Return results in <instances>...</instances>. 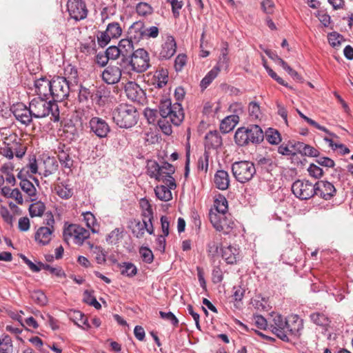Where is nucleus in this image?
<instances>
[{
    "mask_svg": "<svg viewBox=\"0 0 353 353\" xmlns=\"http://www.w3.org/2000/svg\"><path fill=\"white\" fill-rule=\"evenodd\" d=\"M30 112L34 118H44L51 114L50 119L54 122L59 121V110L57 103L43 97L34 98L29 103Z\"/></svg>",
    "mask_w": 353,
    "mask_h": 353,
    "instance_id": "1",
    "label": "nucleus"
},
{
    "mask_svg": "<svg viewBox=\"0 0 353 353\" xmlns=\"http://www.w3.org/2000/svg\"><path fill=\"white\" fill-rule=\"evenodd\" d=\"M138 112L134 106L121 103L112 111L114 122L121 128H129L137 123Z\"/></svg>",
    "mask_w": 353,
    "mask_h": 353,
    "instance_id": "2",
    "label": "nucleus"
},
{
    "mask_svg": "<svg viewBox=\"0 0 353 353\" xmlns=\"http://www.w3.org/2000/svg\"><path fill=\"white\" fill-rule=\"evenodd\" d=\"M122 68L128 72L143 73L150 67V55L144 48H138L131 54V56L121 65Z\"/></svg>",
    "mask_w": 353,
    "mask_h": 353,
    "instance_id": "3",
    "label": "nucleus"
},
{
    "mask_svg": "<svg viewBox=\"0 0 353 353\" xmlns=\"http://www.w3.org/2000/svg\"><path fill=\"white\" fill-rule=\"evenodd\" d=\"M184 119V111L181 103L176 102L173 103L163 118L158 121V125L165 134H172L171 123L178 126Z\"/></svg>",
    "mask_w": 353,
    "mask_h": 353,
    "instance_id": "4",
    "label": "nucleus"
},
{
    "mask_svg": "<svg viewBox=\"0 0 353 353\" xmlns=\"http://www.w3.org/2000/svg\"><path fill=\"white\" fill-rule=\"evenodd\" d=\"M232 172L238 182L245 183L253 178L256 174V168L251 161H236L232 164Z\"/></svg>",
    "mask_w": 353,
    "mask_h": 353,
    "instance_id": "5",
    "label": "nucleus"
},
{
    "mask_svg": "<svg viewBox=\"0 0 353 353\" xmlns=\"http://www.w3.org/2000/svg\"><path fill=\"white\" fill-rule=\"evenodd\" d=\"M70 90V85L65 77L57 76L52 79L50 97L54 103L65 99L69 96Z\"/></svg>",
    "mask_w": 353,
    "mask_h": 353,
    "instance_id": "6",
    "label": "nucleus"
},
{
    "mask_svg": "<svg viewBox=\"0 0 353 353\" xmlns=\"http://www.w3.org/2000/svg\"><path fill=\"white\" fill-rule=\"evenodd\" d=\"M292 193L301 200H307L315 195L314 184L307 180H296L292 185Z\"/></svg>",
    "mask_w": 353,
    "mask_h": 353,
    "instance_id": "7",
    "label": "nucleus"
},
{
    "mask_svg": "<svg viewBox=\"0 0 353 353\" xmlns=\"http://www.w3.org/2000/svg\"><path fill=\"white\" fill-rule=\"evenodd\" d=\"M210 221L216 230L223 234H229L235 227V223L225 214H217L212 211L209 214Z\"/></svg>",
    "mask_w": 353,
    "mask_h": 353,
    "instance_id": "8",
    "label": "nucleus"
},
{
    "mask_svg": "<svg viewBox=\"0 0 353 353\" xmlns=\"http://www.w3.org/2000/svg\"><path fill=\"white\" fill-rule=\"evenodd\" d=\"M67 9L70 17L75 21L84 19L88 14L85 3L82 0H68Z\"/></svg>",
    "mask_w": 353,
    "mask_h": 353,
    "instance_id": "9",
    "label": "nucleus"
},
{
    "mask_svg": "<svg viewBox=\"0 0 353 353\" xmlns=\"http://www.w3.org/2000/svg\"><path fill=\"white\" fill-rule=\"evenodd\" d=\"M63 234L65 239L68 236L73 237L76 244L82 245L83 241L89 238L90 232L79 225L71 224L64 230Z\"/></svg>",
    "mask_w": 353,
    "mask_h": 353,
    "instance_id": "10",
    "label": "nucleus"
},
{
    "mask_svg": "<svg viewBox=\"0 0 353 353\" xmlns=\"http://www.w3.org/2000/svg\"><path fill=\"white\" fill-rule=\"evenodd\" d=\"M288 319L281 315H276L273 319V323L271 325L272 332L281 340L285 342L290 341L288 336Z\"/></svg>",
    "mask_w": 353,
    "mask_h": 353,
    "instance_id": "11",
    "label": "nucleus"
},
{
    "mask_svg": "<svg viewBox=\"0 0 353 353\" xmlns=\"http://www.w3.org/2000/svg\"><path fill=\"white\" fill-rule=\"evenodd\" d=\"M90 131L99 138H105L110 132L108 123L102 118L94 117L89 121Z\"/></svg>",
    "mask_w": 353,
    "mask_h": 353,
    "instance_id": "12",
    "label": "nucleus"
},
{
    "mask_svg": "<svg viewBox=\"0 0 353 353\" xmlns=\"http://www.w3.org/2000/svg\"><path fill=\"white\" fill-rule=\"evenodd\" d=\"M315 195L325 200L331 199L336 194V188L334 185L327 181H319L314 184Z\"/></svg>",
    "mask_w": 353,
    "mask_h": 353,
    "instance_id": "13",
    "label": "nucleus"
},
{
    "mask_svg": "<svg viewBox=\"0 0 353 353\" xmlns=\"http://www.w3.org/2000/svg\"><path fill=\"white\" fill-rule=\"evenodd\" d=\"M121 75V69L110 64L102 72L101 78L107 84H115L119 82Z\"/></svg>",
    "mask_w": 353,
    "mask_h": 353,
    "instance_id": "14",
    "label": "nucleus"
},
{
    "mask_svg": "<svg viewBox=\"0 0 353 353\" xmlns=\"http://www.w3.org/2000/svg\"><path fill=\"white\" fill-rule=\"evenodd\" d=\"M223 144L222 137L217 130L208 132L204 139L205 152L212 150H217Z\"/></svg>",
    "mask_w": 353,
    "mask_h": 353,
    "instance_id": "15",
    "label": "nucleus"
},
{
    "mask_svg": "<svg viewBox=\"0 0 353 353\" xmlns=\"http://www.w3.org/2000/svg\"><path fill=\"white\" fill-rule=\"evenodd\" d=\"M12 113L17 121L26 125H29L34 117L30 112V106L27 108L22 103L14 106L12 109Z\"/></svg>",
    "mask_w": 353,
    "mask_h": 353,
    "instance_id": "16",
    "label": "nucleus"
},
{
    "mask_svg": "<svg viewBox=\"0 0 353 353\" xmlns=\"http://www.w3.org/2000/svg\"><path fill=\"white\" fill-rule=\"evenodd\" d=\"M52 79L49 80L47 77H41L34 81V86L35 92L39 97L50 99L51 97Z\"/></svg>",
    "mask_w": 353,
    "mask_h": 353,
    "instance_id": "17",
    "label": "nucleus"
},
{
    "mask_svg": "<svg viewBox=\"0 0 353 353\" xmlns=\"http://www.w3.org/2000/svg\"><path fill=\"white\" fill-rule=\"evenodd\" d=\"M125 92L128 98L133 101L141 102L145 97L144 91L134 81H129L126 83Z\"/></svg>",
    "mask_w": 353,
    "mask_h": 353,
    "instance_id": "18",
    "label": "nucleus"
},
{
    "mask_svg": "<svg viewBox=\"0 0 353 353\" xmlns=\"http://www.w3.org/2000/svg\"><path fill=\"white\" fill-rule=\"evenodd\" d=\"M303 329V321L298 315H292L288 319V334L299 338Z\"/></svg>",
    "mask_w": 353,
    "mask_h": 353,
    "instance_id": "19",
    "label": "nucleus"
},
{
    "mask_svg": "<svg viewBox=\"0 0 353 353\" xmlns=\"http://www.w3.org/2000/svg\"><path fill=\"white\" fill-rule=\"evenodd\" d=\"M176 43L172 36H168L165 41L162 44L159 58L160 59H169L176 52Z\"/></svg>",
    "mask_w": 353,
    "mask_h": 353,
    "instance_id": "20",
    "label": "nucleus"
},
{
    "mask_svg": "<svg viewBox=\"0 0 353 353\" xmlns=\"http://www.w3.org/2000/svg\"><path fill=\"white\" fill-rule=\"evenodd\" d=\"M70 148L65 144L59 143L57 153L61 165L66 168H70L73 165V160L70 157Z\"/></svg>",
    "mask_w": 353,
    "mask_h": 353,
    "instance_id": "21",
    "label": "nucleus"
},
{
    "mask_svg": "<svg viewBox=\"0 0 353 353\" xmlns=\"http://www.w3.org/2000/svg\"><path fill=\"white\" fill-rule=\"evenodd\" d=\"M10 143H8L14 155L19 159H21L26 154L27 146L23 143L21 139L19 138L16 134L10 136Z\"/></svg>",
    "mask_w": 353,
    "mask_h": 353,
    "instance_id": "22",
    "label": "nucleus"
},
{
    "mask_svg": "<svg viewBox=\"0 0 353 353\" xmlns=\"http://www.w3.org/2000/svg\"><path fill=\"white\" fill-rule=\"evenodd\" d=\"M134 41L130 39H121L118 46V48L121 54V65L131 56L134 52Z\"/></svg>",
    "mask_w": 353,
    "mask_h": 353,
    "instance_id": "23",
    "label": "nucleus"
},
{
    "mask_svg": "<svg viewBox=\"0 0 353 353\" xmlns=\"http://www.w3.org/2000/svg\"><path fill=\"white\" fill-rule=\"evenodd\" d=\"M248 137L250 143L258 144L264 139V133L261 128L258 125H250L247 127Z\"/></svg>",
    "mask_w": 353,
    "mask_h": 353,
    "instance_id": "24",
    "label": "nucleus"
},
{
    "mask_svg": "<svg viewBox=\"0 0 353 353\" xmlns=\"http://www.w3.org/2000/svg\"><path fill=\"white\" fill-rule=\"evenodd\" d=\"M215 186L221 190H225L230 185V176L228 172L223 170L216 171L214 176Z\"/></svg>",
    "mask_w": 353,
    "mask_h": 353,
    "instance_id": "25",
    "label": "nucleus"
},
{
    "mask_svg": "<svg viewBox=\"0 0 353 353\" xmlns=\"http://www.w3.org/2000/svg\"><path fill=\"white\" fill-rule=\"evenodd\" d=\"M144 23H132L128 28V39L134 42L138 43L144 39Z\"/></svg>",
    "mask_w": 353,
    "mask_h": 353,
    "instance_id": "26",
    "label": "nucleus"
},
{
    "mask_svg": "<svg viewBox=\"0 0 353 353\" xmlns=\"http://www.w3.org/2000/svg\"><path fill=\"white\" fill-rule=\"evenodd\" d=\"M61 126L66 138L72 141L78 137V130L71 119H63L61 121Z\"/></svg>",
    "mask_w": 353,
    "mask_h": 353,
    "instance_id": "27",
    "label": "nucleus"
},
{
    "mask_svg": "<svg viewBox=\"0 0 353 353\" xmlns=\"http://www.w3.org/2000/svg\"><path fill=\"white\" fill-rule=\"evenodd\" d=\"M53 231L50 227H41L35 233V240L43 245H48L52 239Z\"/></svg>",
    "mask_w": 353,
    "mask_h": 353,
    "instance_id": "28",
    "label": "nucleus"
},
{
    "mask_svg": "<svg viewBox=\"0 0 353 353\" xmlns=\"http://www.w3.org/2000/svg\"><path fill=\"white\" fill-rule=\"evenodd\" d=\"M79 50L86 56L95 54L97 52L95 37L89 36L83 42H81Z\"/></svg>",
    "mask_w": 353,
    "mask_h": 353,
    "instance_id": "29",
    "label": "nucleus"
},
{
    "mask_svg": "<svg viewBox=\"0 0 353 353\" xmlns=\"http://www.w3.org/2000/svg\"><path fill=\"white\" fill-rule=\"evenodd\" d=\"M239 121V117L236 114L226 117L220 124V130L223 133H228L232 131Z\"/></svg>",
    "mask_w": 353,
    "mask_h": 353,
    "instance_id": "30",
    "label": "nucleus"
},
{
    "mask_svg": "<svg viewBox=\"0 0 353 353\" xmlns=\"http://www.w3.org/2000/svg\"><path fill=\"white\" fill-rule=\"evenodd\" d=\"M239 254V250L232 245L222 248V258L228 264L236 263Z\"/></svg>",
    "mask_w": 353,
    "mask_h": 353,
    "instance_id": "31",
    "label": "nucleus"
},
{
    "mask_svg": "<svg viewBox=\"0 0 353 353\" xmlns=\"http://www.w3.org/2000/svg\"><path fill=\"white\" fill-rule=\"evenodd\" d=\"M310 319L312 323L316 325L326 327L329 326L331 321L330 318L323 312H316L310 315Z\"/></svg>",
    "mask_w": 353,
    "mask_h": 353,
    "instance_id": "32",
    "label": "nucleus"
},
{
    "mask_svg": "<svg viewBox=\"0 0 353 353\" xmlns=\"http://www.w3.org/2000/svg\"><path fill=\"white\" fill-rule=\"evenodd\" d=\"M248 133L247 127H241L236 130L234 139L239 146H245L250 144Z\"/></svg>",
    "mask_w": 353,
    "mask_h": 353,
    "instance_id": "33",
    "label": "nucleus"
},
{
    "mask_svg": "<svg viewBox=\"0 0 353 353\" xmlns=\"http://www.w3.org/2000/svg\"><path fill=\"white\" fill-rule=\"evenodd\" d=\"M219 72L220 68L216 65L207 73L200 82V87L202 90H204L210 85L212 81L217 77Z\"/></svg>",
    "mask_w": 353,
    "mask_h": 353,
    "instance_id": "34",
    "label": "nucleus"
},
{
    "mask_svg": "<svg viewBox=\"0 0 353 353\" xmlns=\"http://www.w3.org/2000/svg\"><path fill=\"white\" fill-rule=\"evenodd\" d=\"M161 165L155 161H149L147 165V172L151 178H154L160 181L162 179L161 174Z\"/></svg>",
    "mask_w": 353,
    "mask_h": 353,
    "instance_id": "35",
    "label": "nucleus"
},
{
    "mask_svg": "<svg viewBox=\"0 0 353 353\" xmlns=\"http://www.w3.org/2000/svg\"><path fill=\"white\" fill-rule=\"evenodd\" d=\"M139 204L142 210L141 215L143 219H148L149 223H151V221L153 220V211L149 201L145 198H143L140 200Z\"/></svg>",
    "mask_w": 353,
    "mask_h": 353,
    "instance_id": "36",
    "label": "nucleus"
},
{
    "mask_svg": "<svg viewBox=\"0 0 353 353\" xmlns=\"http://www.w3.org/2000/svg\"><path fill=\"white\" fill-rule=\"evenodd\" d=\"M121 274L128 277H133L137 274V267L130 262H123L118 264Z\"/></svg>",
    "mask_w": 353,
    "mask_h": 353,
    "instance_id": "37",
    "label": "nucleus"
},
{
    "mask_svg": "<svg viewBox=\"0 0 353 353\" xmlns=\"http://www.w3.org/2000/svg\"><path fill=\"white\" fill-rule=\"evenodd\" d=\"M214 206L217 214H225L228 209V201L224 196L219 194L214 201Z\"/></svg>",
    "mask_w": 353,
    "mask_h": 353,
    "instance_id": "38",
    "label": "nucleus"
},
{
    "mask_svg": "<svg viewBox=\"0 0 353 353\" xmlns=\"http://www.w3.org/2000/svg\"><path fill=\"white\" fill-rule=\"evenodd\" d=\"M294 147H296L297 150L304 155L313 157H319V152L316 148L309 145L298 142L294 145Z\"/></svg>",
    "mask_w": 353,
    "mask_h": 353,
    "instance_id": "39",
    "label": "nucleus"
},
{
    "mask_svg": "<svg viewBox=\"0 0 353 353\" xmlns=\"http://www.w3.org/2000/svg\"><path fill=\"white\" fill-rule=\"evenodd\" d=\"M157 197L161 201H168L172 199L170 189L165 185H157L154 189Z\"/></svg>",
    "mask_w": 353,
    "mask_h": 353,
    "instance_id": "40",
    "label": "nucleus"
},
{
    "mask_svg": "<svg viewBox=\"0 0 353 353\" xmlns=\"http://www.w3.org/2000/svg\"><path fill=\"white\" fill-rule=\"evenodd\" d=\"M264 137L272 145H277L281 141V134L279 131L271 128L266 130Z\"/></svg>",
    "mask_w": 353,
    "mask_h": 353,
    "instance_id": "41",
    "label": "nucleus"
},
{
    "mask_svg": "<svg viewBox=\"0 0 353 353\" xmlns=\"http://www.w3.org/2000/svg\"><path fill=\"white\" fill-rule=\"evenodd\" d=\"M297 112L299 114V115L303 119H304L308 124H310V125L316 128V129L318 130H320L323 132H325L326 134H329L330 136L331 137H337V136L331 132L328 129H327L324 126H322L321 125H319L317 122H316L314 120L307 117V116H305L304 114H303L300 110H297Z\"/></svg>",
    "mask_w": 353,
    "mask_h": 353,
    "instance_id": "42",
    "label": "nucleus"
},
{
    "mask_svg": "<svg viewBox=\"0 0 353 353\" xmlns=\"http://www.w3.org/2000/svg\"><path fill=\"white\" fill-rule=\"evenodd\" d=\"M83 220L85 222L86 226L90 228L92 233H97L98 230L96 228L97 226V219L94 214L90 212H83Z\"/></svg>",
    "mask_w": 353,
    "mask_h": 353,
    "instance_id": "43",
    "label": "nucleus"
},
{
    "mask_svg": "<svg viewBox=\"0 0 353 353\" xmlns=\"http://www.w3.org/2000/svg\"><path fill=\"white\" fill-rule=\"evenodd\" d=\"M145 221L143 219V222H141L139 220L134 219L131 222L132 224L134 223V227L132 228V233L138 239L142 238L145 234Z\"/></svg>",
    "mask_w": 353,
    "mask_h": 353,
    "instance_id": "44",
    "label": "nucleus"
},
{
    "mask_svg": "<svg viewBox=\"0 0 353 353\" xmlns=\"http://www.w3.org/2000/svg\"><path fill=\"white\" fill-rule=\"evenodd\" d=\"M28 210L31 217L41 216L46 210V205L41 201H36L30 205Z\"/></svg>",
    "mask_w": 353,
    "mask_h": 353,
    "instance_id": "45",
    "label": "nucleus"
},
{
    "mask_svg": "<svg viewBox=\"0 0 353 353\" xmlns=\"http://www.w3.org/2000/svg\"><path fill=\"white\" fill-rule=\"evenodd\" d=\"M13 351L12 341L9 335L0 338V353H12Z\"/></svg>",
    "mask_w": 353,
    "mask_h": 353,
    "instance_id": "46",
    "label": "nucleus"
},
{
    "mask_svg": "<svg viewBox=\"0 0 353 353\" xmlns=\"http://www.w3.org/2000/svg\"><path fill=\"white\" fill-rule=\"evenodd\" d=\"M19 185L21 190L30 197L32 198L36 196L37 189L29 179L22 180V181H20Z\"/></svg>",
    "mask_w": 353,
    "mask_h": 353,
    "instance_id": "47",
    "label": "nucleus"
},
{
    "mask_svg": "<svg viewBox=\"0 0 353 353\" xmlns=\"http://www.w3.org/2000/svg\"><path fill=\"white\" fill-rule=\"evenodd\" d=\"M329 44L333 48L339 47L345 41L343 36L337 32H332L327 34Z\"/></svg>",
    "mask_w": 353,
    "mask_h": 353,
    "instance_id": "48",
    "label": "nucleus"
},
{
    "mask_svg": "<svg viewBox=\"0 0 353 353\" xmlns=\"http://www.w3.org/2000/svg\"><path fill=\"white\" fill-rule=\"evenodd\" d=\"M173 104L172 103V101H171V99L168 97H162L159 101V110H158V112L159 114H160V116L161 117V118H163V117L164 116V114H165L166 112H168V110L171 108L172 105Z\"/></svg>",
    "mask_w": 353,
    "mask_h": 353,
    "instance_id": "49",
    "label": "nucleus"
},
{
    "mask_svg": "<svg viewBox=\"0 0 353 353\" xmlns=\"http://www.w3.org/2000/svg\"><path fill=\"white\" fill-rule=\"evenodd\" d=\"M32 301L40 306H44L48 303V298L41 290H35L31 294Z\"/></svg>",
    "mask_w": 353,
    "mask_h": 353,
    "instance_id": "50",
    "label": "nucleus"
},
{
    "mask_svg": "<svg viewBox=\"0 0 353 353\" xmlns=\"http://www.w3.org/2000/svg\"><path fill=\"white\" fill-rule=\"evenodd\" d=\"M92 292L85 290L83 294V301L93 306L97 310H99L101 307V304L97 301L95 296L92 294Z\"/></svg>",
    "mask_w": 353,
    "mask_h": 353,
    "instance_id": "51",
    "label": "nucleus"
},
{
    "mask_svg": "<svg viewBox=\"0 0 353 353\" xmlns=\"http://www.w3.org/2000/svg\"><path fill=\"white\" fill-rule=\"evenodd\" d=\"M123 228H115L106 236V241L110 244H116L122 237Z\"/></svg>",
    "mask_w": 353,
    "mask_h": 353,
    "instance_id": "52",
    "label": "nucleus"
},
{
    "mask_svg": "<svg viewBox=\"0 0 353 353\" xmlns=\"http://www.w3.org/2000/svg\"><path fill=\"white\" fill-rule=\"evenodd\" d=\"M90 248H94V253L97 254L96 261L98 264H104L106 261V252L101 246L94 247L90 244Z\"/></svg>",
    "mask_w": 353,
    "mask_h": 353,
    "instance_id": "53",
    "label": "nucleus"
},
{
    "mask_svg": "<svg viewBox=\"0 0 353 353\" xmlns=\"http://www.w3.org/2000/svg\"><path fill=\"white\" fill-rule=\"evenodd\" d=\"M39 265L41 267V269L48 270L52 274H54L57 277H65V274L61 268H53L48 264H45L41 262H39Z\"/></svg>",
    "mask_w": 353,
    "mask_h": 353,
    "instance_id": "54",
    "label": "nucleus"
},
{
    "mask_svg": "<svg viewBox=\"0 0 353 353\" xmlns=\"http://www.w3.org/2000/svg\"><path fill=\"white\" fill-rule=\"evenodd\" d=\"M105 30L112 38H118L122 33V28L119 23H108Z\"/></svg>",
    "mask_w": 353,
    "mask_h": 353,
    "instance_id": "55",
    "label": "nucleus"
},
{
    "mask_svg": "<svg viewBox=\"0 0 353 353\" xmlns=\"http://www.w3.org/2000/svg\"><path fill=\"white\" fill-rule=\"evenodd\" d=\"M155 77L157 78V88H161L167 84L168 78L167 70L161 69L157 71V75H155Z\"/></svg>",
    "mask_w": 353,
    "mask_h": 353,
    "instance_id": "56",
    "label": "nucleus"
},
{
    "mask_svg": "<svg viewBox=\"0 0 353 353\" xmlns=\"http://www.w3.org/2000/svg\"><path fill=\"white\" fill-rule=\"evenodd\" d=\"M139 254L142 260L147 263H151L154 259V255L150 249L147 247L141 246L139 248Z\"/></svg>",
    "mask_w": 353,
    "mask_h": 353,
    "instance_id": "57",
    "label": "nucleus"
},
{
    "mask_svg": "<svg viewBox=\"0 0 353 353\" xmlns=\"http://www.w3.org/2000/svg\"><path fill=\"white\" fill-rule=\"evenodd\" d=\"M57 194L61 199H68L73 195V190L68 186H58Z\"/></svg>",
    "mask_w": 353,
    "mask_h": 353,
    "instance_id": "58",
    "label": "nucleus"
},
{
    "mask_svg": "<svg viewBox=\"0 0 353 353\" xmlns=\"http://www.w3.org/2000/svg\"><path fill=\"white\" fill-rule=\"evenodd\" d=\"M152 12V7L147 3L141 2L139 3L137 6V12L139 15L145 16L147 14H151Z\"/></svg>",
    "mask_w": 353,
    "mask_h": 353,
    "instance_id": "59",
    "label": "nucleus"
},
{
    "mask_svg": "<svg viewBox=\"0 0 353 353\" xmlns=\"http://www.w3.org/2000/svg\"><path fill=\"white\" fill-rule=\"evenodd\" d=\"M159 315L163 319L170 321L173 326L177 327L179 325V320L172 312L160 311Z\"/></svg>",
    "mask_w": 353,
    "mask_h": 353,
    "instance_id": "60",
    "label": "nucleus"
},
{
    "mask_svg": "<svg viewBox=\"0 0 353 353\" xmlns=\"http://www.w3.org/2000/svg\"><path fill=\"white\" fill-rule=\"evenodd\" d=\"M249 114L250 116L254 119H256L259 117L261 114L259 105L254 101H252L249 104Z\"/></svg>",
    "mask_w": 353,
    "mask_h": 353,
    "instance_id": "61",
    "label": "nucleus"
},
{
    "mask_svg": "<svg viewBox=\"0 0 353 353\" xmlns=\"http://www.w3.org/2000/svg\"><path fill=\"white\" fill-rule=\"evenodd\" d=\"M105 52L109 59L115 60L119 57H121L118 46H111L108 47Z\"/></svg>",
    "mask_w": 353,
    "mask_h": 353,
    "instance_id": "62",
    "label": "nucleus"
},
{
    "mask_svg": "<svg viewBox=\"0 0 353 353\" xmlns=\"http://www.w3.org/2000/svg\"><path fill=\"white\" fill-rule=\"evenodd\" d=\"M307 171L310 176H312L316 179H319V178L321 177L323 174V171L322 168H321L319 166L316 165L314 164H311L309 166Z\"/></svg>",
    "mask_w": 353,
    "mask_h": 353,
    "instance_id": "63",
    "label": "nucleus"
},
{
    "mask_svg": "<svg viewBox=\"0 0 353 353\" xmlns=\"http://www.w3.org/2000/svg\"><path fill=\"white\" fill-rule=\"evenodd\" d=\"M187 57L184 54H179L174 61V68L176 71H181L185 65Z\"/></svg>",
    "mask_w": 353,
    "mask_h": 353,
    "instance_id": "64",
    "label": "nucleus"
}]
</instances>
